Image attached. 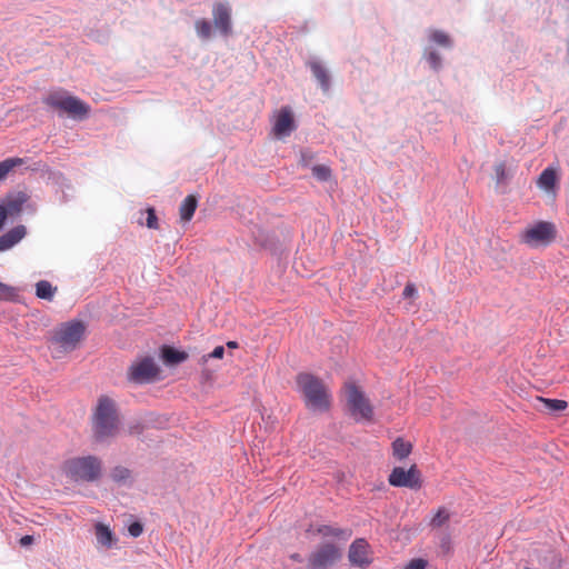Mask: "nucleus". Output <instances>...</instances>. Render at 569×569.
I'll list each match as a JSON object with an SVG mask.
<instances>
[{"label": "nucleus", "instance_id": "obj_33", "mask_svg": "<svg viewBox=\"0 0 569 569\" xmlns=\"http://www.w3.org/2000/svg\"><path fill=\"white\" fill-rule=\"evenodd\" d=\"M315 153L310 149H302L300 151V159L299 163L301 167L308 168L311 167L313 160H315Z\"/></svg>", "mask_w": 569, "mask_h": 569}, {"label": "nucleus", "instance_id": "obj_8", "mask_svg": "<svg viewBox=\"0 0 569 569\" xmlns=\"http://www.w3.org/2000/svg\"><path fill=\"white\" fill-rule=\"evenodd\" d=\"M388 481L393 487L418 490L421 488V473L416 465L408 470L402 467H395L389 475Z\"/></svg>", "mask_w": 569, "mask_h": 569}, {"label": "nucleus", "instance_id": "obj_2", "mask_svg": "<svg viewBox=\"0 0 569 569\" xmlns=\"http://www.w3.org/2000/svg\"><path fill=\"white\" fill-rule=\"evenodd\" d=\"M119 419L114 401L108 397H100L93 415L92 430L96 441L103 442L116 436Z\"/></svg>", "mask_w": 569, "mask_h": 569}, {"label": "nucleus", "instance_id": "obj_25", "mask_svg": "<svg viewBox=\"0 0 569 569\" xmlns=\"http://www.w3.org/2000/svg\"><path fill=\"white\" fill-rule=\"evenodd\" d=\"M57 291V288L53 287L49 281L47 280H40L36 284V296L39 299L51 301L54 297V292Z\"/></svg>", "mask_w": 569, "mask_h": 569}, {"label": "nucleus", "instance_id": "obj_3", "mask_svg": "<svg viewBox=\"0 0 569 569\" xmlns=\"http://www.w3.org/2000/svg\"><path fill=\"white\" fill-rule=\"evenodd\" d=\"M66 473L77 482H94L101 477L102 461L91 455L72 458L66 462Z\"/></svg>", "mask_w": 569, "mask_h": 569}, {"label": "nucleus", "instance_id": "obj_17", "mask_svg": "<svg viewBox=\"0 0 569 569\" xmlns=\"http://www.w3.org/2000/svg\"><path fill=\"white\" fill-rule=\"evenodd\" d=\"M27 233V229L24 226L19 224L0 236V252L6 251L13 246H16L19 241H21Z\"/></svg>", "mask_w": 569, "mask_h": 569}, {"label": "nucleus", "instance_id": "obj_38", "mask_svg": "<svg viewBox=\"0 0 569 569\" xmlns=\"http://www.w3.org/2000/svg\"><path fill=\"white\" fill-rule=\"evenodd\" d=\"M427 561L422 558L412 559L405 569H426Z\"/></svg>", "mask_w": 569, "mask_h": 569}, {"label": "nucleus", "instance_id": "obj_16", "mask_svg": "<svg viewBox=\"0 0 569 569\" xmlns=\"http://www.w3.org/2000/svg\"><path fill=\"white\" fill-rule=\"evenodd\" d=\"M94 535L98 546L102 548L111 549L116 547L118 543V538L116 537V535L107 525L102 522H98L94 525Z\"/></svg>", "mask_w": 569, "mask_h": 569}, {"label": "nucleus", "instance_id": "obj_24", "mask_svg": "<svg viewBox=\"0 0 569 569\" xmlns=\"http://www.w3.org/2000/svg\"><path fill=\"white\" fill-rule=\"evenodd\" d=\"M557 173L552 168H546L539 176L538 186L545 190H551L556 186Z\"/></svg>", "mask_w": 569, "mask_h": 569}, {"label": "nucleus", "instance_id": "obj_9", "mask_svg": "<svg viewBox=\"0 0 569 569\" xmlns=\"http://www.w3.org/2000/svg\"><path fill=\"white\" fill-rule=\"evenodd\" d=\"M212 20L214 30L223 38L232 33V9L228 1H216L212 4Z\"/></svg>", "mask_w": 569, "mask_h": 569}, {"label": "nucleus", "instance_id": "obj_20", "mask_svg": "<svg viewBox=\"0 0 569 569\" xmlns=\"http://www.w3.org/2000/svg\"><path fill=\"white\" fill-rule=\"evenodd\" d=\"M422 58L435 72H439L443 67L442 57L433 46H427L423 49Z\"/></svg>", "mask_w": 569, "mask_h": 569}, {"label": "nucleus", "instance_id": "obj_11", "mask_svg": "<svg viewBox=\"0 0 569 569\" xmlns=\"http://www.w3.org/2000/svg\"><path fill=\"white\" fill-rule=\"evenodd\" d=\"M158 372L159 369L153 359L146 357L130 367L129 379L136 383H147L152 381Z\"/></svg>", "mask_w": 569, "mask_h": 569}, {"label": "nucleus", "instance_id": "obj_36", "mask_svg": "<svg viewBox=\"0 0 569 569\" xmlns=\"http://www.w3.org/2000/svg\"><path fill=\"white\" fill-rule=\"evenodd\" d=\"M129 535L133 538L139 537L143 531V526L139 521H133L128 527Z\"/></svg>", "mask_w": 569, "mask_h": 569}, {"label": "nucleus", "instance_id": "obj_35", "mask_svg": "<svg viewBox=\"0 0 569 569\" xmlns=\"http://www.w3.org/2000/svg\"><path fill=\"white\" fill-rule=\"evenodd\" d=\"M224 355V347L217 346L210 353L204 355L202 357L203 361H208V359H221Z\"/></svg>", "mask_w": 569, "mask_h": 569}, {"label": "nucleus", "instance_id": "obj_1", "mask_svg": "<svg viewBox=\"0 0 569 569\" xmlns=\"http://www.w3.org/2000/svg\"><path fill=\"white\" fill-rule=\"evenodd\" d=\"M298 391L302 395L306 407L311 411L325 412L331 405V396L323 382L316 376L301 372L296 379Z\"/></svg>", "mask_w": 569, "mask_h": 569}, {"label": "nucleus", "instance_id": "obj_15", "mask_svg": "<svg viewBox=\"0 0 569 569\" xmlns=\"http://www.w3.org/2000/svg\"><path fill=\"white\" fill-rule=\"evenodd\" d=\"M367 542L365 539L355 540L349 548V561L359 567H365L369 565V560L367 559Z\"/></svg>", "mask_w": 569, "mask_h": 569}, {"label": "nucleus", "instance_id": "obj_23", "mask_svg": "<svg viewBox=\"0 0 569 569\" xmlns=\"http://www.w3.org/2000/svg\"><path fill=\"white\" fill-rule=\"evenodd\" d=\"M319 532L325 537H335L340 540H348L352 535L350 529L337 528L332 526H321L319 528Z\"/></svg>", "mask_w": 569, "mask_h": 569}, {"label": "nucleus", "instance_id": "obj_31", "mask_svg": "<svg viewBox=\"0 0 569 569\" xmlns=\"http://www.w3.org/2000/svg\"><path fill=\"white\" fill-rule=\"evenodd\" d=\"M17 296L16 289L0 281V301L13 300Z\"/></svg>", "mask_w": 569, "mask_h": 569}, {"label": "nucleus", "instance_id": "obj_5", "mask_svg": "<svg viewBox=\"0 0 569 569\" xmlns=\"http://www.w3.org/2000/svg\"><path fill=\"white\" fill-rule=\"evenodd\" d=\"M44 103L52 108L60 109L78 120L86 119L90 112V107L87 103L62 91L51 92L44 99Z\"/></svg>", "mask_w": 569, "mask_h": 569}, {"label": "nucleus", "instance_id": "obj_29", "mask_svg": "<svg viewBox=\"0 0 569 569\" xmlns=\"http://www.w3.org/2000/svg\"><path fill=\"white\" fill-rule=\"evenodd\" d=\"M111 479L119 483L126 485L131 478V471L122 466H117L111 470Z\"/></svg>", "mask_w": 569, "mask_h": 569}, {"label": "nucleus", "instance_id": "obj_41", "mask_svg": "<svg viewBox=\"0 0 569 569\" xmlns=\"http://www.w3.org/2000/svg\"><path fill=\"white\" fill-rule=\"evenodd\" d=\"M290 559L296 561V562H302L303 561V558L300 553H292L290 555Z\"/></svg>", "mask_w": 569, "mask_h": 569}, {"label": "nucleus", "instance_id": "obj_40", "mask_svg": "<svg viewBox=\"0 0 569 569\" xmlns=\"http://www.w3.org/2000/svg\"><path fill=\"white\" fill-rule=\"evenodd\" d=\"M33 542V536L26 535L20 539V545L26 547Z\"/></svg>", "mask_w": 569, "mask_h": 569}, {"label": "nucleus", "instance_id": "obj_6", "mask_svg": "<svg viewBox=\"0 0 569 569\" xmlns=\"http://www.w3.org/2000/svg\"><path fill=\"white\" fill-rule=\"evenodd\" d=\"M347 406L356 421L371 420L373 409L365 393L352 382L345 386Z\"/></svg>", "mask_w": 569, "mask_h": 569}, {"label": "nucleus", "instance_id": "obj_10", "mask_svg": "<svg viewBox=\"0 0 569 569\" xmlns=\"http://www.w3.org/2000/svg\"><path fill=\"white\" fill-rule=\"evenodd\" d=\"M556 238V227L548 221H539L527 229L523 241L528 244H548Z\"/></svg>", "mask_w": 569, "mask_h": 569}, {"label": "nucleus", "instance_id": "obj_28", "mask_svg": "<svg viewBox=\"0 0 569 569\" xmlns=\"http://www.w3.org/2000/svg\"><path fill=\"white\" fill-rule=\"evenodd\" d=\"M538 401L542 402L543 408L549 412L563 411L568 407L567 401L561 400V399H548V398L538 397Z\"/></svg>", "mask_w": 569, "mask_h": 569}, {"label": "nucleus", "instance_id": "obj_19", "mask_svg": "<svg viewBox=\"0 0 569 569\" xmlns=\"http://www.w3.org/2000/svg\"><path fill=\"white\" fill-rule=\"evenodd\" d=\"M428 41V46H439L445 49H451L453 47V41L451 37L445 31L438 29L429 30Z\"/></svg>", "mask_w": 569, "mask_h": 569}, {"label": "nucleus", "instance_id": "obj_22", "mask_svg": "<svg viewBox=\"0 0 569 569\" xmlns=\"http://www.w3.org/2000/svg\"><path fill=\"white\" fill-rule=\"evenodd\" d=\"M213 29H214L213 23H211V21H209L207 19L201 18V19L196 20V22H194V30H196L197 37L202 41H207V40L211 39Z\"/></svg>", "mask_w": 569, "mask_h": 569}, {"label": "nucleus", "instance_id": "obj_30", "mask_svg": "<svg viewBox=\"0 0 569 569\" xmlns=\"http://www.w3.org/2000/svg\"><path fill=\"white\" fill-rule=\"evenodd\" d=\"M312 176L321 181L326 182L331 178V169L325 164H315L311 167Z\"/></svg>", "mask_w": 569, "mask_h": 569}, {"label": "nucleus", "instance_id": "obj_39", "mask_svg": "<svg viewBox=\"0 0 569 569\" xmlns=\"http://www.w3.org/2000/svg\"><path fill=\"white\" fill-rule=\"evenodd\" d=\"M418 291L413 283H407V286L403 289L402 297L405 299H411L415 296H417Z\"/></svg>", "mask_w": 569, "mask_h": 569}, {"label": "nucleus", "instance_id": "obj_13", "mask_svg": "<svg viewBox=\"0 0 569 569\" xmlns=\"http://www.w3.org/2000/svg\"><path fill=\"white\" fill-rule=\"evenodd\" d=\"M29 200V196L23 191L9 193L0 201L8 217H17L20 214L22 207Z\"/></svg>", "mask_w": 569, "mask_h": 569}, {"label": "nucleus", "instance_id": "obj_12", "mask_svg": "<svg viewBox=\"0 0 569 569\" xmlns=\"http://www.w3.org/2000/svg\"><path fill=\"white\" fill-rule=\"evenodd\" d=\"M306 67L311 71L321 91L328 93L331 89V74L326 64L319 58L310 57L306 61Z\"/></svg>", "mask_w": 569, "mask_h": 569}, {"label": "nucleus", "instance_id": "obj_34", "mask_svg": "<svg viewBox=\"0 0 569 569\" xmlns=\"http://www.w3.org/2000/svg\"><path fill=\"white\" fill-rule=\"evenodd\" d=\"M146 224L149 229H158V218L153 208H148L147 210Z\"/></svg>", "mask_w": 569, "mask_h": 569}, {"label": "nucleus", "instance_id": "obj_4", "mask_svg": "<svg viewBox=\"0 0 569 569\" xmlns=\"http://www.w3.org/2000/svg\"><path fill=\"white\" fill-rule=\"evenodd\" d=\"M86 332V326L80 320H71L62 323L53 333L51 342L57 345L61 351H73Z\"/></svg>", "mask_w": 569, "mask_h": 569}, {"label": "nucleus", "instance_id": "obj_43", "mask_svg": "<svg viewBox=\"0 0 569 569\" xmlns=\"http://www.w3.org/2000/svg\"><path fill=\"white\" fill-rule=\"evenodd\" d=\"M569 2V0H567Z\"/></svg>", "mask_w": 569, "mask_h": 569}, {"label": "nucleus", "instance_id": "obj_32", "mask_svg": "<svg viewBox=\"0 0 569 569\" xmlns=\"http://www.w3.org/2000/svg\"><path fill=\"white\" fill-rule=\"evenodd\" d=\"M495 176H496V183L497 187H501L507 181V171L505 163L500 162L495 166Z\"/></svg>", "mask_w": 569, "mask_h": 569}, {"label": "nucleus", "instance_id": "obj_37", "mask_svg": "<svg viewBox=\"0 0 569 569\" xmlns=\"http://www.w3.org/2000/svg\"><path fill=\"white\" fill-rule=\"evenodd\" d=\"M448 519V513L445 510H439L437 515L432 518L431 525L435 527H440Z\"/></svg>", "mask_w": 569, "mask_h": 569}, {"label": "nucleus", "instance_id": "obj_27", "mask_svg": "<svg viewBox=\"0 0 569 569\" xmlns=\"http://www.w3.org/2000/svg\"><path fill=\"white\" fill-rule=\"evenodd\" d=\"M24 163L22 158H7L0 161V181H2L10 171Z\"/></svg>", "mask_w": 569, "mask_h": 569}, {"label": "nucleus", "instance_id": "obj_26", "mask_svg": "<svg viewBox=\"0 0 569 569\" xmlns=\"http://www.w3.org/2000/svg\"><path fill=\"white\" fill-rule=\"evenodd\" d=\"M411 450L412 445L409 441H405L402 438H397L392 442L393 456L399 460L407 458L411 453Z\"/></svg>", "mask_w": 569, "mask_h": 569}, {"label": "nucleus", "instance_id": "obj_18", "mask_svg": "<svg viewBox=\"0 0 569 569\" xmlns=\"http://www.w3.org/2000/svg\"><path fill=\"white\" fill-rule=\"evenodd\" d=\"M161 358L168 366H177L187 360L188 355L171 346H163L161 349Z\"/></svg>", "mask_w": 569, "mask_h": 569}, {"label": "nucleus", "instance_id": "obj_42", "mask_svg": "<svg viewBox=\"0 0 569 569\" xmlns=\"http://www.w3.org/2000/svg\"><path fill=\"white\" fill-rule=\"evenodd\" d=\"M227 347L230 348V349H236V348H238V342L233 341V340L228 341L227 342Z\"/></svg>", "mask_w": 569, "mask_h": 569}, {"label": "nucleus", "instance_id": "obj_14", "mask_svg": "<svg viewBox=\"0 0 569 569\" xmlns=\"http://www.w3.org/2000/svg\"><path fill=\"white\" fill-rule=\"evenodd\" d=\"M296 129L295 119L291 110L283 107L274 122L273 131L277 137H288Z\"/></svg>", "mask_w": 569, "mask_h": 569}, {"label": "nucleus", "instance_id": "obj_21", "mask_svg": "<svg viewBox=\"0 0 569 569\" xmlns=\"http://www.w3.org/2000/svg\"><path fill=\"white\" fill-rule=\"evenodd\" d=\"M197 207L198 199L196 196L189 194L188 197H186L179 208L181 220L190 221L194 214Z\"/></svg>", "mask_w": 569, "mask_h": 569}, {"label": "nucleus", "instance_id": "obj_7", "mask_svg": "<svg viewBox=\"0 0 569 569\" xmlns=\"http://www.w3.org/2000/svg\"><path fill=\"white\" fill-rule=\"evenodd\" d=\"M340 549L330 542L320 545L308 558V569H328L341 558Z\"/></svg>", "mask_w": 569, "mask_h": 569}]
</instances>
